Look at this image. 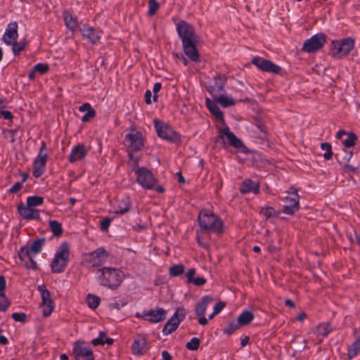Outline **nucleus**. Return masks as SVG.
<instances>
[{"label":"nucleus","mask_w":360,"mask_h":360,"mask_svg":"<svg viewBox=\"0 0 360 360\" xmlns=\"http://www.w3.org/2000/svg\"><path fill=\"white\" fill-rule=\"evenodd\" d=\"M176 30L182 41L184 53L191 60L198 61L199 53L196 44L198 39L193 27L186 21L181 20L176 25Z\"/></svg>","instance_id":"nucleus-1"},{"label":"nucleus","mask_w":360,"mask_h":360,"mask_svg":"<svg viewBox=\"0 0 360 360\" xmlns=\"http://www.w3.org/2000/svg\"><path fill=\"white\" fill-rule=\"evenodd\" d=\"M98 278L101 285L110 289H116L122 282V271L114 267H103L97 270Z\"/></svg>","instance_id":"nucleus-2"},{"label":"nucleus","mask_w":360,"mask_h":360,"mask_svg":"<svg viewBox=\"0 0 360 360\" xmlns=\"http://www.w3.org/2000/svg\"><path fill=\"white\" fill-rule=\"evenodd\" d=\"M129 159L132 160V169L136 174V181L138 184L146 189H152L157 183V180L153 173L146 167L138 168V160H134L133 154L129 153L128 155Z\"/></svg>","instance_id":"nucleus-3"},{"label":"nucleus","mask_w":360,"mask_h":360,"mask_svg":"<svg viewBox=\"0 0 360 360\" xmlns=\"http://www.w3.org/2000/svg\"><path fill=\"white\" fill-rule=\"evenodd\" d=\"M70 248L67 243H63L55 254L51 262V271L53 273L59 274L65 271L69 261Z\"/></svg>","instance_id":"nucleus-4"},{"label":"nucleus","mask_w":360,"mask_h":360,"mask_svg":"<svg viewBox=\"0 0 360 360\" xmlns=\"http://www.w3.org/2000/svg\"><path fill=\"white\" fill-rule=\"evenodd\" d=\"M198 221L202 229L214 233L222 231V221L212 212L202 210L200 212Z\"/></svg>","instance_id":"nucleus-5"},{"label":"nucleus","mask_w":360,"mask_h":360,"mask_svg":"<svg viewBox=\"0 0 360 360\" xmlns=\"http://www.w3.org/2000/svg\"><path fill=\"white\" fill-rule=\"evenodd\" d=\"M186 311L184 307H178L174 315L167 321L162 329L164 335H169L174 332L180 323L185 319Z\"/></svg>","instance_id":"nucleus-6"},{"label":"nucleus","mask_w":360,"mask_h":360,"mask_svg":"<svg viewBox=\"0 0 360 360\" xmlns=\"http://www.w3.org/2000/svg\"><path fill=\"white\" fill-rule=\"evenodd\" d=\"M326 42V36L323 33L313 35L306 40L302 46V51L309 53H313L321 50Z\"/></svg>","instance_id":"nucleus-7"},{"label":"nucleus","mask_w":360,"mask_h":360,"mask_svg":"<svg viewBox=\"0 0 360 360\" xmlns=\"http://www.w3.org/2000/svg\"><path fill=\"white\" fill-rule=\"evenodd\" d=\"M354 46V41L352 38H346L340 41H333L331 54L334 57L341 58L347 56Z\"/></svg>","instance_id":"nucleus-8"},{"label":"nucleus","mask_w":360,"mask_h":360,"mask_svg":"<svg viewBox=\"0 0 360 360\" xmlns=\"http://www.w3.org/2000/svg\"><path fill=\"white\" fill-rule=\"evenodd\" d=\"M37 289L41 296V303L40 304V307L41 308L43 315L45 317H47L50 316L53 311V302L51 297L49 291L46 289L45 285H39Z\"/></svg>","instance_id":"nucleus-9"},{"label":"nucleus","mask_w":360,"mask_h":360,"mask_svg":"<svg viewBox=\"0 0 360 360\" xmlns=\"http://www.w3.org/2000/svg\"><path fill=\"white\" fill-rule=\"evenodd\" d=\"M285 200L288 203V205L283 206V213L287 214H293L298 211L300 208L299 195L297 191L295 188H291L290 189L288 192V195L285 198Z\"/></svg>","instance_id":"nucleus-10"},{"label":"nucleus","mask_w":360,"mask_h":360,"mask_svg":"<svg viewBox=\"0 0 360 360\" xmlns=\"http://www.w3.org/2000/svg\"><path fill=\"white\" fill-rule=\"evenodd\" d=\"M109 254L103 248H98L85 256V260L92 266H98L104 264L108 259Z\"/></svg>","instance_id":"nucleus-11"},{"label":"nucleus","mask_w":360,"mask_h":360,"mask_svg":"<svg viewBox=\"0 0 360 360\" xmlns=\"http://www.w3.org/2000/svg\"><path fill=\"white\" fill-rule=\"evenodd\" d=\"M125 140L133 151H139L144 146V140L141 133L134 129H131L130 131L126 134Z\"/></svg>","instance_id":"nucleus-12"},{"label":"nucleus","mask_w":360,"mask_h":360,"mask_svg":"<svg viewBox=\"0 0 360 360\" xmlns=\"http://www.w3.org/2000/svg\"><path fill=\"white\" fill-rule=\"evenodd\" d=\"M155 127L157 131V134L159 137L168 140V141H176L179 139V136L176 131H174L167 124H164L162 122L155 120Z\"/></svg>","instance_id":"nucleus-13"},{"label":"nucleus","mask_w":360,"mask_h":360,"mask_svg":"<svg viewBox=\"0 0 360 360\" xmlns=\"http://www.w3.org/2000/svg\"><path fill=\"white\" fill-rule=\"evenodd\" d=\"M73 354L76 360H94L91 349L84 342L75 343Z\"/></svg>","instance_id":"nucleus-14"},{"label":"nucleus","mask_w":360,"mask_h":360,"mask_svg":"<svg viewBox=\"0 0 360 360\" xmlns=\"http://www.w3.org/2000/svg\"><path fill=\"white\" fill-rule=\"evenodd\" d=\"M252 63L256 65L259 70L264 72L278 73L281 68L271 61L260 57H255L252 60Z\"/></svg>","instance_id":"nucleus-15"},{"label":"nucleus","mask_w":360,"mask_h":360,"mask_svg":"<svg viewBox=\"0 0 360 360\" xmlns=\"http://www.w3.org/2000/svg\"><path fill=\"white\" fill-rule=\"evenodd\" d=\"M18 255L22 264L27 269H36L37 268V264L34 260L36 255L30 253L26 247H22Z\"/></svg>","instance_id":"nucleus-16"},{"label":"nucleus","mask_w":360,"mask_h":360,"mask_svg":"<svg viewBox=\"0 0 360 360\" xmlns=\"http://www.w3.org/2000/svg\"><path fill=\"white\" fill-rule=\"evenodd\" d=\"M219 137L223 139L224 136H226L229 144L236 148H243V143L240 139L235 136V134L230 131L229 128L226 126L223 129H219Z\"/></svg>","instance_id":"nucleus-17"},{"label":"nucleus","mask_w":360,"mask_h":360,"mask_svg":"<svg viewBox=\"0 0 360 360\" xmlns=\"http://www.w3.org/2000/svg\"><path fill=\"white\" fill-rule=\"evenodd\" d=\"M227 77L225 75L218 74L214 77V83L210 86L209 91L214 98L219 93L224 91Z\"/></svg>","instance_id":"nucleus-18"},{"label":"nucleus","mask_w":360,"mask_h":360,"mask_svg":"<svg viewBox=\"0 0 360 360\" xmlns=\"http://www.w3.org/2000/svg\"><path fill=\"white\" fill-rule=\"evenodd\" d=\"M18 25L15 21L8 24L3 36V40L6 44L11 45V44L17 41L18 37Z\"/></svg>","instance_id":"nucleus-19"},{"label":"nucleus","mask_w":360,"mask_h":360,"mask_svg":"<svg viewBox=\"0 0 360 360\" xmlns=\"http://www.w3.org/2000/svg\"><path fill=\"white\" fill-rule=\"evenodd\" d=\"M145 320L150 323H158L165 320L166 311L162 308L151 309L144 314Z\"/></svg>","instance_id":"nucleus-20"},{"label":"nucleus","mask_w":360,"mask_h":360,"mask_svg":"<svg viewBox=\"0 0 360 360\" xmlns=\"http://www.w3.org/2000/svg\"><path fill=\"white\" fill-rule=\"evenodd\" d=\"M21 217L26 220L38 219L40 217L39 212L27 205L21 204L18 207Z\"/></svg>","instance_id":"nucleus-21"},{"label":"nucleus","mask_w":360,"mask_h":360,"mask_svg":"<svg viewBox=\"0 0 360 360\" xmlns=\"http://www.w3.org/2000/svg\"><path fill=\"white\" fill-rule=\"evenodd\" d=\"M47 160V155H38L34 161L33 175L36 178L41 176L44 171Z\"/></svg>","instance_id":"nucleus-22"},{"label":"nucleus","mask_w":360,"mask_h":360,"mask_svg":"<svg viewBox=\"0 0 360 360\" xmlns=\"http://www.w3.org/2000/svg\"><path fill=\"white\" fill-rule=\"evenodd\" d=\"M87 152L88 150L84 145L79 144L72 148L68 160L71 163L82 160L85 158Z\"/></svg>","instance_id":"nucleus-23"},{"label":"nucleus","mask_w":360,"mask_h":360,"mask_svg":"<svg viewBox=\"0 0 360 360\" xmlns=\"http://www.w3.org/2000/svg\"><path fill=\"white\" fill-rule=\"evenodd\" d=\"M214 299L210 295L202 297L197 303L195 311L197 315H205L207 307L213 302Z\"/></svg>","instance_id":"nucleus-24"},{"label":"nucleus","mask_w":360,"mask_h":360,"mask_svg":"<svg viewBox=\"0 0 360 360\" xmlns=\"http://www.w3.org/2000/svg\"><path fill=\"white\" fill-rule=\"evenodd\" d=\"M147 340L144 338H140L134 341L131 345L132 353L135 355H141L147 350Z\"/></svg>","instance_id":"nucleus-25"},{"label":"nucleus","mask_w":360,"mask_h":360,"mask_svg":"<svg viewBox=\"0 0 360 360\" xmlns=\"http://www.w3.org/2000/svg\"><path fill=\"white\" fill-rule=\"evenodd\" d=\"M259 191V185L257 182H255L251 179H247L244 181L240 186V191L242 193H247L252 192L254 193H258Z\"/></svg>","instance_id":"nucleus-26"},{"label":"nucleus","mask_w":360,"mask_h":360,"mask_svg":"<svg viewBox=\"0 0 360 360\" xmlns=\"http://www.w3.org/2000/svg\"><path fill=\"white\" fill-rule=\"evenodd\" d=\"M217 101H215L214 99L212 101L210 98H206V104L207 108L210 110V111L212 112V114L215 116V117L221 122H224V114L222 111L219 109V106L216 103Z\"/></svg>","instance_id":"nucleus-27"},{"label":"nucleus","mask_w":360,"mask_h":360,"mask_svg":"<svg viewBox=\"0 0 360 360\" xmlns=\"http://www.w3.org/2000/svg\"><path fill=\"white\" fill-rule=\"evenodd\" d=\"M45 241L46 240L44 238H38L34 240L29 248H27V250L30 253L37 255V254L41 252L42 247L45 243Z\"/></svg>","instance_id":"nucleus-28"},{"label":"nucleus","mask_w":360,"mask_h":360,"mask_svg":"<svg viewBox=\"0 0 360 360\" xmlns=\"http://www.w3.org/2000/svg\"><path fill=\"white\" fill-rule=\"evenodd\" d=\"M82 35L84 38L87 39L92 44L96 43L100 39L98 34L92 27L84 28L82 30Z\"/></svg>","instance_id":"nucleus-29"},{"label":"nucleus","mask_w":360,"mask_h":360,"mask_svg":"<svg viewBox=\"0 0 360 360\" xmlns=\"http://www.w3.org/2000/svg\"><path fill=\"white\" fill-rule=\"evenodd\" d=\"M213 99L224 108L232 106L236 104V101L233 98L226 95H220L219 96L217 95L213 98Z\"/></svg>","instance_id":"nucleus-30"},{"label":"nucleus","mask_w":360,"mask_h":360,"mask_svg":"<svg viewBox=\"0 0 360 360\" xmlns=\"http://www.w3.org/2000/svg\"><path fill=\"white\" fill-rule=\"evenodd\" d=\"M63 18H64V20L65 22V25L67 26V27L69 30H70L72 31H74L75 30H76V28L78 26V23H77L76 19L74 18L70 13H68L67 11L64 12Z\"/></svg>","instance_id":"nucleus-31"},{"label":"nucleus","mask_w":360,"mask_h":360,"mask_svg":"<svg viewBox=\"0 0 360 360\" xmlns=\"http://www.w3.org/2000/svg\"><path fill=\"white\" fill-rule=\"evenodd\" d=\"M106 333L105 332H100L99 336L97 338L94 339L91 341V343L96 346V345H103L104 344H108V345H110L113 343V339L112 338H105Z\"/></svg>","instance_id":"nucleus-32"},{"label":"nucleus","mask_w":360,"mask_h":360,"mask_svg":"<svg viewBox=\"0 0 360 360\" xmlns=\"http://www.w3.org/2000/svg\"><path fill=\"white\" fill-rule=\"evenodd\" d=\"M254 319V314L250 311H244L238 317L237 320L241 326L250 323Z\"/></svg>","instance_id":"nucleus-33"},{"label":"nucleus","mask_w":360,"mask_h":360,"mask_svg":"<svg viewBox=\"0 0 360 360\" xmlns=\"http://www.w3.org/2000/svg\"><path fill=\"white\" fill-rule=\"evenodd\" d=\"M131 207L130 200L129 198H124L118 204V208L115 213L124 214L129 212Z\"/></svg>","instance_id":"nucleus-34"},{"label":"nucleus","mask_w":360,"mask_h":360,"mask_svg":"<svg viewBox=\"0 0 360 360\" xmlns=\"http://www.w3.org/2000/svg\"><path fill=\"white\" fill-rule=\"evenodd\" d=\"M331 330L328 323H323L317 326L316 333L319 336L326 337Z\"/></svg>","instance_id":"nucleus-35"},{"label":"nucleus","mask_w":360,"mask_h":360,"mask_svg":"<svg viewBox=\"0 0 360 360\" xmlns=\"http://www.w3.org/2000/svg\"><path fill=\"white\" fill-rule=\"evenodd\" d=\"M49 227L52 231L53 236L58 237L62 235L63 229L61 224L56 220L49 221Z\"/></svg>","instance_id":"nucleus-36"},{"label":"nucleus","mask_w":360,"mask_h":360,"mask_svg":"<svg viewBox=\"0 0 360 360\" xmlns=\"http://www.w3.org/2000/svg\"><path fill=\"white\" fill-rule=\"evenodd\" d=\"M347 138L343 141V145L346 148H351L356 144L357 136L353 132L347 134Z\"/></svg>","instance_id":"nucleus-37"},{"label":"nucleus","mask_w":360,"mask_h":360,"mask_svg":"<svg viewBox=\"0 0 360 360\" xmlns=\"http://www.w3.org/2000/svg\"><path fill=\"white\" fill-rule=\"evenodd\" d=\"M44 198L41 196H30L27 199V204L29 207H34L43 203Z\"/></svg>","instance_id":"nucleus-38"},{"label":"nucleus","mask_w":360,"mask_h":360,"mask_svg":"<svg viewBox=\"0 0 360 360\" xmlns=\"http://www.w3.org/2000/svg\"><path fill=\"white\" fill-rule=\"evenodd\" d=\"M259 214L266 220L269 219L271 217H274L276 216L275 210L271 207H267L265 208H262L260 210Z\"/></svg>","instance_id":"nucleus-39"},{"label":"nucleus","mask_w":360,"mask_h":360,"mask_svg":"<svg viewBox=\"0 0 360 360\" xmlns=\"http://www.w3.org/2000/svg\"><path fill=\"white\" fill-rule=\"evenodd\" d=\"M86 302L88 306L91 309H96L100 304L101 300L98 296L94 295H88L86 297Z\"/></svg>","instance_id":"nucleus-40"},{"label":"nucleus","mask_w":360,"mask_h":360,"mask_svg":"<svg viewBox=\"0 0 360 360\" xmlns=\"http://www.w3.org/2000/svg\"><path fill=\"white\" fill-rule=\"evenodd\" d=\"M321 148L323 150H325V153L323 154V158L326 160H329L333 157V151H332V146L329 143H322L321 144Z\"/></svg>","instance_id":"nucleus-41"},{"label":"nucleus","mask_w":360,"mask_h":360,"mask_svg":"<svg viewBox=\"0 0 360 360\" xmlns=\"http://www.w3.org/2000/svg\"><path fill=\"white\" fill-rule=\"evenodd\" d=\"M241 326L238 323V320L233 321L228 324V326L224 329V333L228 335H231L237 330Z\"/></svg>","instance_id":"nucleus-42"},{"label":"nucleus","mask_w":360,"mask_h":360,"mask_svg":"<svg viewBox=\"0 0 360 360\" xmlns=\"http://www.w3.org/2000/svg\"><path fill=\"white\" fill-rule=\"evenodd\" d=\"M148 7L149 9L148 11V15L149 16H153L159 9L160 4L157 0H148Z\"/></svg>","instance_id":"nucleus-43"},{"label":"nucleus","mask_w":360,"mask_h":360,"mask_svg":"<svg viewBox=\"0 0 360 360\" xmlns=\"http://www.w3.org/2000/svg\"><path fill=\"white\" fill-rule=\"evenodd\" d=\"M184 271V266L183 264H177L172 266L169 269V274L172 276H177L182 274Z\"/></svg>","instance_id":"nucleus-44"},{"label":"nucleus","mask_w":360,"mask_h":360,"mask_svg":"<svg viewBox=\"0 0 360 360\" xmlns=\"http://www.w3.org/2000/svg\"><path fill=\"white\" fill-rule=\"evenodd\" d=\"M200 346V340L198 338H193L190 342H187L186 347L189 350H197Z\"/></svg>","instance_id":"nucleus-45"},{"label":"nucleus","mask_w":360,"mask_h":360,"mask_svg":"<svg viewBox=\"0 0 360 360\" xmlns=\"http://www.w3.org/2000/svg\"><path fill=\"white\" fill-rule=\"evenodd\" d=\"M10 305V301L5 293H0V311H5Z\"/></svg>","instance_id":"nucleus-46"},{"label":"nucleus","mask_w":360,"mask_h":360,"mask_svg":"<svg viewBox=\"0 0 360 360\" xmlns=\"http://www.w3.org/2000/svg\"><path fill=\"white\" fill-rule=\"evenodd\" d=\"M13 46V51L15 55H18L20 51H22L25 46V42H17L15 41L13 44H11Z\"/></svg>","instance_id":"nucleus-47"},{"label":"nucleus","mask_w":360,"mask_h":360,"mask_svg":"<svg viewBox=\"0 0 360 360\" xmlns=\"http://www.w3.org/2000/svg\"><path fill=\"white\" fill-rule=\"evenodd\" d=\"M34 69L37 73L43 75L49 70V67L48 64L38 63L34 67Z\"/></svg>","instance_id":"nucleus-48"},{"label":"nucleus","mask_w":360,"mask_h":360,"mask_svg":"<svg viewBox=\"0 0 360 360\" xmlns=\"http://www.w3.org/2000/svg\"><path fill=\"white\" fill-rule=\"evenodd\" d=\"M359 168V166H352L349 164H345L343 167V170L345 172L351 176L352 174L357 173Z\"/></svg>","instance_id":"nucleus-49"},{"label":"nucleus","mask_w":360,"mask_h":360,"mask_svg":"<svg viewBox=\"0 0 360 360\" xmlns=\"http://www.w3.org/2000/svg\"><path fill=\"white\" fill-rule=\"evenodd\" d=\"M256 126L262 133L261 139H266L267 132H266V127L265 124L262 121L259 120V121H257Z\"/></svg>","instance_id":"nucleus-50"},{"label":"nucleus","mask_w":360,"mask_h":360,"mask_svg":"<svg viewBox=\"0 0 360 360\" xmlns=\"http://www.w3.org/2000/svg\"><path fill=\"white\" fill-rule=\"evenodd\" d=\"M15 321L24 323L26 321L27 316L25 313H13L11 316Z\"/></svg>","instance_id":"nucleus-51"},{"label":"nucleus","mask_w":360,"mask_h":360,"mask_svg":"<svg viewBox=\"0 0 360 360\" xmlns=\"http://www.w3.org/2000/svg\"><path fill=\"white\" fill-rule=\"evenodd\" d=\"M96 115V111L94 108L87 111L86 113L82 117V121L84 122H88L90 119L94 117Z\"/></svg>","instance_id":"nucleus-52"},{"label":"nucleus","mask_w":360,"mask_h":360,"mask_svg":"<svg viewBox=\"0 0 360 360\" xmlns=\"http://www.w3.org/2000/svg\"><path fill=\"white\" fill-rule=\"evenodd\" d=\"M226 303L224 302H219L214 307V314H218L225 307Z\"/></svg>","instance_id":"nucleus-53"},{"label":"nucleus","mask_w":360,"mask_h":360,"mask_svg":"<svg viewBox=\"0 0 360 360\" xmlns=\"http://www.w3.org/2000/svg\"><path fill=\"white\" fill-rule=\"evenodd\" d=\"M22 186V183L16 182L9 190V192L11 193H15L19 191Z\"/></svg>","instance_id":"nucleus-54"},{"label":"nucleus","mask_w":360,"mask_h":360,"mask_svg":"<svg viewBox=\"0 0 360 360\" xmlns=\"http://www.w3.org/2000/svg\"><path fill=\"white\" fill-rule=\"evenodd\" d=\"M110 221L111 220L108 218H105L104 219L103 221H101V229L102 231H106L108 230L110 224Z\"/></svg>","instance_id":"nucleus-55"},{"label":"nucleus","mask_w":360,"mask_h":360,"mask_svg":"<svg viewBox=\"0 0 360 360\" xmlns=\"http://www.w3.org/2000/svg\"><path fill=\"white\" fill-rule=\"evenodd\" d=\"M191 283L197 286H200V285H204L206 283V279L204 278L203 277H198V278H194Z\"/></svg>","instance_id":"nucleus-56"},{"label":"nucleus","mask_w":360,"mask_h":360,"mask_svg":"<svg viewBox=\"0 0 360 360\" xmlns=\"http://www.w3.org/2000/svg\"><path fill=\"white\" fill-rule=\"evenodd\" d=\"M3 117L5 120H11L13 118V115H12L11 112H10V111L2 110V111H0V117Z\"/></svg>","instance_id":"nucleus-57"},{"label":"nucleus","mask_w":360,"mask_h":360,"mask_svg":"<svg viewBox=\"0 0 360 360\" xmlns=\"http://www.w3.org/2000/svg\"><path fill=\"white\" fill-rule=\"evenodd\" d=\"M195 274V269H190L187 271V273H186V277H187V279H188V283H191V282H192V281L194 279L193 276H194Z\"/></svg>","instance_id":"nucleus-58"},{"label":"nucleus","mask_w":360,"mask_h":360,"mask_svg":"<svg viewBox=\"0 0 360 360\" xmlns=\"http://www.w3.org/2000/svg\"><path fill=\"white\" fill-rule=\"evenodd\" d=\"M93 108L91 106V105L89 103H85L82 104L79 108V110L81 112H87L92 109Z\"/></svg>","instance_id":"nucleus-59"},{"label":"nucleus","mask_w":360,"mask_h":360,"mask_svg":"<svg viewBox=\"0 0 360 360\" xmlns=\"http://www.w3.org/2000/svg\"><path fill=\"white\" fill-rule=\"evenodd\" d=\"M5 288H6L5 278L2 276H0V293H4Z\"/></svg>","instance_id":"nucleus-60"},{"label":"nucleus","mask_w":360,"mask_h":360,"mask_svg":"<svg viewBox=\"0 0 360 360\" xmlns=\"http://www.w3.org/2000/svg\"><path fill=\"white\" fill-rule=\"evenodd\" d=\"M16 133L15 130H8L7 134L9 135L10 141L11 143L15 142V134Z\"/></svg>","instance_id":"nucleus-61"},{"label":"nucleus","mask_w":360,"mask_h":360,"mask_svg":"<svg viewBox=\"0 0 360 360\" xmlns=\"http://www.w3.org/2000/svg\"><path fill=\"white\" fill-rule=\"evenodd\" d=\"M46 143L44 141H42L41 142V148L39 150V154L38 155H47L46 152Z\"/></svg>","instance_id":"nucleus-62"},{"label":"nucleus","mask_w":360,"mask_h":360,"mask_svg":"<svg viewBox=\"0 0 360 360\" xmlns=\"http://www.w3.org/2000/svg\"><path fill=\"white\" fill-rule=\"evenodd\" d=\"M198 316H199L198 322L200 325L205 326V325L207 324L208 321L205 317V315H198Z\"/></svg>","instance_id":"nucleus-63"},{"label":"nucleus","mask_w":360,"mask_h":360,"mask_svg":"<svg viewBox=\"0 0 360 360\" xmlns=\"http://www.w3.org/2000/svg\"><path fill=\"white\" fill-rule=\"evenodd\" d=\"M150 97H151V91L150 90H147L145 93V99H146V103L147 104L151 103Z\"/></svg>","instance_id":"nucleus-64"}]
</instances>
